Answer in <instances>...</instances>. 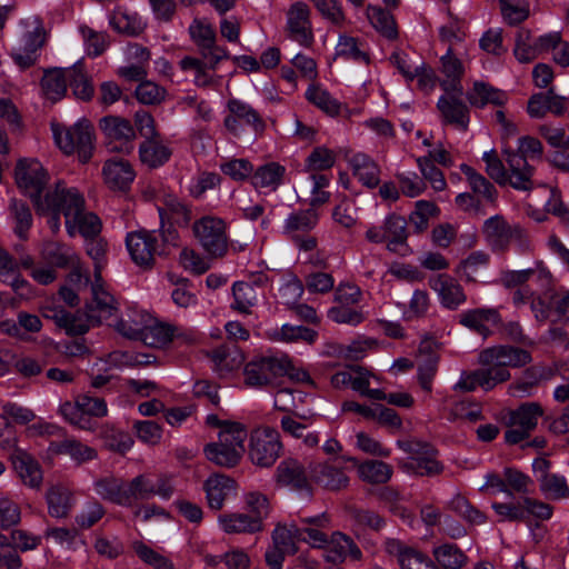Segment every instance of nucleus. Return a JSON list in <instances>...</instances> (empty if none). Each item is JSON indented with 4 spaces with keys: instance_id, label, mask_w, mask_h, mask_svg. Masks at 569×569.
I'll return each instance as SVG.
<instances>
[{
    "instance_id": "f257e3e1",
    "label": "nucleus",
    "mask_w": 569,
    "mask_h": 569,
    "mask_svg": "<svg viewBox=\"0 0 569 569\" xmlns=\"http://www.w3.org/2000/svg\"><path fill=\"white\" fill-rule=\"evenodd\" d=\"M502 156L512 171V188L519 191H530L533 189L532 177L535 168L528 160H540L543 156V146L541 141L531 136H523L518 139L517 149L505 147Z\"/></svg>"
},
{
    "instance_id": "f03ea898",
    "label": "nucleus",
    "mask_w": 569,
    "mask_h": 569,
    "mask_svg": "<svg viewBox=\"0 0 569 569\" xmlns=\"http://www.w3.org/2000/svg\"><path fill=\"white\" fill-rule=\"evenodd\" d=\"M51 131L56 144L66 156L77 153L81 163L90 161L94 149V129L87 119L72 126L52 122Z\"/></svg>"
},
{
    "instance_id": "7ed1b4c3",
    "label": "nucleus",
    "mask_w": 569,
    "mask_h": 569,
    "mask_svg": "<svg viewBox=\"0 0 569 569\" xmlns=\"http://www.w3.org/2000/svg\"><path fill=\"white\" fill-rule=\"evenodd\" d=\"M397 446L409 457L399 461V467L408 473L435 477L445 470L443 463L438 460V451L431 445L417 440H397Z\"/></svg>"
},
{
    "instance_id": "20e7f679",
    "label": "nucleus",
    "mask_w": 569,
    "mask_h": 569,
    "mask_svg": "<svg viewBox=\"0 0 569 569\" xmlns=\"http://www.w3.org/2000/svg\"><path fill=\"white\" fill-rule=\"evenodd\" d=\"M59 412L71 426L86 431H97V419L108 415V407L102 398L81 395L74 402H63Z\"/></svg>"
},
{
    "instance_id": "39448f33",
    "label": "nucleus",
    "mask_w": 569,
    "mask_h": 569,
    "mask_svg": "<svg viewBox=\"0 0 569 569\" xmlns=\"http://www.w3.org/2000/svg\"><path fill=\"white\" fill-rule=\"evenodd\" d=\"M84 206V198L77 188H68L64 182L56 183L53 190H49L44 198L38 202L37 210L40 213L60 211L66 218V228L69 236H74L72 217L79 213Z\"/></svg>"
},
{
    "instance_id": "423d86ee",
    "label": "nucleus",
    "mask_w": 569,
    "mask_h": 569,
    "mask_svg": "<svg viewBox=\"0 0 569 569\" xmlns=\"http://www.w3.org/2000/svg\"><path fill=\"white\" fill-rule=\"evenodd\" d=\"M127 507H132L137 501H146L154 496L169 500L174 493L173 480L170 476L140 473L126 481Z\"/></svg>"
},
{
    "instance_id": "0eeeda50",
    "label": "nucleus",
    "mask_w": 569,
    "mask_h": 569,
    "mask_svg": "<svg viewBox=\"0 0 569 569\" xmlns=\"http://www.w3.org/2000/svg\"><path fill=\"white\" fill-rule=\"evenodd\" d=\"M347 461L357 462L351 457H333L311 463L309 467L310 482L328 491L336 492L347 489L350 483L345 467Z\"/></svg>"
},
{
    "instance_id": "6e6552de",
    "label": "nucleus",
    "mask_w": 569,
    "mask_h": 569,
    "mask_svg": "<svg viewBox=\"0 0 569 569\" xmlns=\"http://www.w3.org/2000/svg\"><path fill=\"white\" fill-rule=\"evenodd\" d=\"M100 129L106 137V147L110 152L130 154L134 149L136 131L129 120L107 116L100 120Z\"/></svg>"
},
{
    "instance_id": "1a4fd4ad",
    "label": "nucleus",
    "mask_w": 569,
    "mask_h": 569,
    "mask_svg": "<svg viewBox=\"0 0 569 569\" xmlns=\"http://www.w3.org/2000/svg\"><path fill=\"white\" fill-rule=\"evenodd\" d=\"M286 32L290 40L310 48L315 42L311 9L305 1H296L286 12Z\"/></svg>"
},
{
    "instance_id": "9d476101",
    "label": "nucleus",
    "mask_w": 569,
    "mask_h": 569,
    "mask_svg": "<svg viewBox=\"0 0 569 569\" xmlns=\"http://www.w3.org/2000/svg\"><path fill=\"white\" fill-rule=\"evenodd\" d=\"M282 449L279 432L270 427L256 429L251 433V463L260 468H270L277 461Z\"/></svg>"
},
{
    "instance_id": "9b49d317",
    "label": "nucleus",
    "mask_w": 569,
    "mask_h": 569,
    "mask_svg": "<svg viewBox=\"0 0 569 569\" xmlns=\"http://www.w3.org/2000/svg\"><path fill=\"white\" fill-rule=\"evenodd\" d=\"M18 187L29 196L36 206L42 200L41 193L48 183V173L36 159L19 160L16 167Z\"/></svg>"
},
{
    "instance_id": "f8f14e48",
    "label": "nucleus",
    "mask_w": 569,
    "mask_h": 569,
    "mask_svg": "<svg viewBox=\"0 0 569 569\" xmlns=\"http://www.w3.org/2000/svg\"><path fill=\"white\" fill-rule=\"evenodd\" d=\"M224 229V222L213 217H203L193 224L196 238L212 257H221L227 251L228 241Z\"/></svg>"
},
{
    "instance_id": "ddd939ff",
    "label": "nucleus",
    "mask_w": 569,
    "mask_h": 569,
    "mask_svg": "<svg viewBox=\"0 0 569 569\" xmlns=\"http://www.w3.org/2000/svg\"><path fill=\"white\" fill-rule=\"evenodd\" d=\"M127 249L131 259L140 267L150 268L154 262L156 254H166L160 247L157 231L130 232L126 239Z\"/></svg>"
},
{
    "instance_id": "4468645a",
    "label": "nucleus",
    "mask_w": 569,
    "mask_h": 569,
    "mask_svg": "<svg viewBox=\"0 0 569 569\" xmlns=\"http://www.w3.org/2000/svg\"><path fill=\"white\" fill-rule=\"evenodd\" d=\"M385 550L389 556L397 558L401 569H441L428 555L398 539H387Z\"/></svg>"
},
{
    "instance_id": "2eb2a0df",
    "label": "nucleus",
    "mask_w": 569,
    "mask_h": 569,
    "mask_svg": "<svg viewBox=\"0 0 569 569\" xmlns=\"http://www.w3.org/2000/svg\"><path fill=\"white\" fill-rule=\"evenodd\" d=\"M189 33L202 57L212 67L227 57V51L216 43V31L210 24L194 19L189 27Z\"/></svg>"
},
{
    "instance_id": "dca6fc26",
    "label": "nucleus",
    "mask_w": 569,
    "mask_h": 569,
    "mask_svg": "<svg viewBox=\"0 0 569 569\" xmlns=\"http://www.w3.org/2000/svg\"><path fill=\"white\" fill-rule=\"evenodd\" d=\"M462 96L453 91H445L438 99L437 108L445 123L453 124L466 131L470 122V112L462 100Z\"/></svg>"
},
{
    "instance_id": "f3484780",
    "label": "nucleus",
    "mask_w": 569,
    "mask_h": 569,
    "mask_svg": "<svg viewBox=\"0 0 569 569\" xmlns=\"http://www.w3.org/2000/svg\"><path fill=\"white\" fill-rule=\"evenodd\" d=\"M101 173L106 186L113 191H127L136 178L131 163L118 157L108 159Z\"/></svg>"
},
{
    "instance_id": "a211bd4d",
    "label": "nucleus",
    "mask_w": 569,
    "mask_h": 569,
    "mask_svg": "<svg viewBox=\"0 0 569 569\" xmlns=\"http://www.w3.org/2000/svg\"><path fill=\"white\" fill-rule=\"evenodd\" d=\"M531 361L528 351L510 346H497L485 349L479 355L480 365H498L500 367H522Z\"/></svg>"
},
{
    "instance_id": "6ab92c4d",
    "label": "nucleus",
    "mask_w": 569,
    "mask_h": 569,
    "mask_svg": "<svg viewBox=\"0 0 569 569\" xmlns=\"http://www.w3.org/2000/svg\"><path fill=\"white\" fill-rule=\"evenodd\" d=\"M229 433H219L218 441L208 443L203 451L207 459L217 466L231 468L234 467L240 458L243 456L246 448L244 446L230 447L228 441Z\"/></svg>"
},
{
    "instance_id": "aec40b11",
    "label": "nucleus",
    "mask_w": 569,
    "mask_h": 569,
    "mask_svg": "<svg viewBox=\"0 0 569 569\" xmlns=\"http://www.w3.org/2000/svg\"><path fill=\"white\" fill-rule=\"evenodd\" d=\"M429 286L447 309L456 310L467 299L462 287L449 274L442 273L430 278Z\"/></svg>"
},
{
    "instance_id": "412c9836",
    "label": "nucleus",
    "mask_w": 569,
    "mask_h": 569,
    "mask_svg": "<svg viewBox=\"0 0 569 569\" xmlns=\"http://www.w3.org/2000/svg\"><path fill=\"white\" fill-rule=\"evenodd\" d=\"M519 224L509 223L502 216L496 214L483 223V234L495 250H506Z\"/></svg>"
},
{
    "instance_id": "4be33fe9",
    "label": "nucleus",
    "mask_w": 569,
    "mask_h": 569,
    "mask_svg": "<svg viewBox=\"0 0 569 569\" xmlns=\"http://www.w3.org/2000/svg\"><path fill=\"white\" fill-rule=\"evenodd\" d=\"M274 477L281 486L310 491V478L307 476L302 463L296 459L282 460L277 467Z\"/></svg>"
},
{
    "instance_id": "5701e85b",
    "label": "nucleus",
    "mask_w": 569,
    "mask_h": 569,
    "mask_svg": "<svg viewBox=\"0 0 569 569\" xmlns=\"http://www.w3.org/2000/svg\"><path fill=\"white\" fill-rule=\"evenodd\" d=\"M371 378H375V375L363 367L348 366L332 375L331 385L337 389L350 387L353 391L363 396Z\"/></svg>"
},
{
    "instance_id": "b1692460",
    "label": "nucleus",
    "mask_w": 569,
    "mask_h": 569,
    "mask_svg": "<svg viewBox=\"0 0 569 569\" xmlns=\"http://www.w3.org/2000/svg\"><path fill=\"white\" fill-rule=\"evenodd\" d=\"M442 80L440 87L443 91H453L463 94L461 78L465 69L462 62L453 56L452 47H448L446 53L441 57Z\"/></svg>"
},
{
    "instance_id": "393cba45",
    "label": "nucleus",
    "mask_w": 569,
    "mask_h": 569,
    "mask_svg": "<svg viewBox=\"0 0 569 569\" xmlns=\"http://www.w3.org/2000/svg\"><path fill=\"white\" fill-rule=\"evenodd\" d=\"M323 549L326 560L333 563L342 562L347 556L355 560H359L362 556L353 540L339 531L331 535Z\"/></svg>"
},
{
    "instance_id": "a878e982",
    "label": "nucleus",
    "mask_w": 569,
    "mask_h": 569,
    "mask_svg": "<svg viewBox=\"0 0 569 569\" xmlns=\"http://www.w3.org/2000/svg\"><path fill=\"white\" fill-rule=\"evenodd\" d=\"M48 513L53 518H67L73 506L74 497L72 491L63 485H53L46 492Z\"/></svg>"
},
{
    "instance_id": "bb28decb",
    "label": "nucleus",
    "mask_w": 569,
    "mask_h": 569,
    "mask_svg": "<svg viewBox=\"0 0 569 569\" xmlns=\"http://www.w3.org/2000/svg\"><path fill=\"white\" fill-rule=\"evenodd\" d=\"M466 96L470 106L476 108H485L488 104L500 107L508 101L507 92L485 81H475Z\"/></svg>"
},
{
    "instance_id": "cd10ccee",
    "label": "nucleus",
    "mask_w": 569,
    "mask_h": 569,
    "mask_svg": "<svg viewBox=\"0 0 569 569\" xmlns=\"http://www.w3.org/2000/svg\"><path fill=\"white\" fill-rule=\"evenodd\" d=\"M209 508L220 510L226 498L234 490V481L220 473L211 475L203 483Z\"/></svg>"
},
{
    "instance_id": "c85d7f7f",
    "label": "nucleus",
    "mask_w": 569,
    "mask_h": 569,
    "mask_svg": "<svg viewBox=\"0 0 569 569\" xmlns=\"http://www.w3.org/2000/svg\"><path fill=\"white\" fill-rule=\"evenodd\" d=\"M460 323L466 328L486 337L490 332V326L499 321V313L493 308H477L460 313Z\"/></svg>"
},
{
    "instance_id": "c756f323",
    "label": "nucleus",
    "mask_w": 569,
    "mask_h": 569,
    "mask_svg": "<svg viewBox=\"0 0 569 569\" xmlns=\"http://www.w3.org/2000/svg\"><path fill=\"white\" fill-rule=\"evenodd\" d=\"M349 166L355 177L368 188H376L380 182V169L372 158L362 152L352 154Z\"/></svg>"
},
{
    "instance_id": "7c9ffc66",
    "label": "nucleus",
    "mask_w": 569,
    "mask_h": 569,
    "mask_svg": "<svg viewBox=\"0 0 569 569\" xmlns=\"http://www.w3.org/2000/svg\"><path fill=\"white\" fill-rule=\"evenodd\" d=\"M282 365H279L278 357H262L251 361V387H263L271 385L278 377H281Z\"/></svg>"
},
{
    "instance_id": "2f4dec72",
    "label": "nucleus",
    "mask_w": 569,
    "mask_h": 569,
    "mask_svg": "<svg viewBox=\"0 0 569 569\" xmlns=\"http://www.w3.org/2000/svg\"><path fill=\"white\" fill-rule=\"evenodd\" d=\"M171 154V149L162 143L160 137L143 140L139 146V159L150 169H156L167 163Z\"/></svg>"
},
{
    "instance_id": "473e14b6",
    "label": "nucleus",
    "mask_w": 569,
    "mask_h": 569,
    "mask_svg": "<svg viewBox=\"0 0 569 569\" xmlns=\"http://www.w3.org/2000/svg\"><path fill=\"white\" fill-rule=\"evenodd\" d=\"M543 416V409L538 402H526L509 412L508 427H520L530 433Z\"/></svg>"
},
{
    "instance_id": "72a5a7b5",
    "label": "nucleus",
    "mask_w": 569,
    "mask_h": 569,
    "mask_svg": "<svg viewBox=\"0 0 569 569\" xmlns=\"http://www.w3.org/2000/svg\"><path fill=\"white\" fill-rule=\"evenodd\" d=\"M387 231V249L391 252L405 254L408 251L407 246V221L405 218L390 214L385 219Z\"/></svg>"
},
{
    "instance_id": "f704fd0d",
    "label": "nucleus",
    "mask_w": 569,
    "mask_h": 569,
    "mask_svg": "<svg viewBox=\"0 0 569 569\" xmlns=\"http://www.w3.org/2000/svg\"><path fill=\"white\" fill-rule=\"evenodd\" d=\"M40 253L44 261L57 268L73 266L78 258L72 248L58 241H46Z\"/></svg>"
},
{
    "instance_id": "c9c22d12",
    "label": "nucleus",
    "mask_w": 569,
    "mask_h": 569,
    "mask_svg": "<svg viewBox=\"0 0 569 569\" xmlns=\"http://www.w3.org/2000/svg\"><path fill=\"white\" fill-rule=\"evenodd\" d=\"M274 341L284 343H299L313 345L318 339V332L305 326H295L284 323L276 329L271 335Z\"/></svg>"
},
{
    "instance_id": "e433bc0d",
    "label": "nucleus",
    "mask_w": 569,
    "mask_h": 569,
    "mask_svg": "<svg viewBox=\"0 0 569 569\" xmlns=\"http://www.w3.org/2000/svg\"><path fill=\"white\" fill-rule=\"evenodd\" d=\"M101 277L94 278V282L91 284L92 305L96 317H99L100 322L103 319H108L118 310V303L114 297L109 293L102 286Z\"/></svg>"
},
{
    "instance_id": "4c0bfd02",
    "label": "nucleus",
    "mask_w": 569,
    "mask_h": 569,
    "mask_svg": "<svg viewBox=\"0 0 569 569\" xmlns=\"http://www.w3.org/2000/svg\"><path fill=\"white\" fill-rule=\"evenodd\" d=\"M436 563L441 569H462L468 556L455 543H442L432 550Z\"/></svg>"
},
{
    "instance_id": "58836bf2",
    "label": "nucleus",
    "mask_w": 569,
    "mask_h": 569,
    "mask_svg": "<svg viewBox=\"0 0 569 569\" xmlns=\"http://www.w3.org/2000/svg\"><path fill=\"white\" fill-rule=\"evenodd\" d=\"M460 170L466 176L469 188L477 198L490 203L496 201L497 189L486 177L465 163L460 166Z\"/></svg>"
},
{
    "instance_id": "ea45409f",
    "label": "nucleus",
    "mask_w": 569,
    "mask_h": 569,
    "mask_svg": "<svg viewBox=\"0 0 569 569\" xmlns=\"http://www.w3.org/2000/svg\"><path fill=\"white\" fill-rule=\"evenodd\" d=\"M67 317L62 329L70 336L84 335L91 327L100 325V319L96 317L92 305H87L86 311L78 310L74 313L68 311Z\"/></svg>"
},
{
    "instance_id": "a19ab883",
    "label": "nucleus",
    "mask_w": 569,
    "mask_h": 569,
    "mask_svg": "<svg viewBox=\"0 0 569 569\" xmlns=\"http://www.w3.org/2000/svg\"><path fill=\"white\" fill-rule=\"evenodd\" d=\"M13 466L24 485L38 488L42 481V471L38 461L27 452H18Z\"/></svg>"
},
{
    "instance_id": "79ce46f5",
    "label": "nucleus",
    "mask_w": 569,
    "mask_h": 569,
    "mask_svg": "<svg viewBox=\"0 0 569 569\" xmlns=\"http://www.w3.org/2000/svg\"><path fill=\"white\" fill-rule=\"evenodd\" d=\"M96 492L107 501L127 507L126 481L116 477H106L94 482Z\"/></svg>"
},
{
    "instance_id": "37998d69",
    "label": "nucleus",
    "mask_w": 569,
    "mask_h": 569,
    "mask_svg": "<svg viewBox=\"0 0 569 569\" xmlns=\"http://www.w3.org/2000/svg\"><path fill=\"white\" fill-rule=\"evenodd\" d=\"M158 211L161 222L169 219L176 224L188 226L192 218L190 207L172 194L164 197L163 206Z\"/></svg>"
},
{
    "instance_id": "c03bdc74",
    "label": "nucleus",
    "mask_w": 569,
    "mask_h": 569,
    "mask_svg": "<svg viewBox=\"0 0 569 569\" xmlns=\"http://www.w3.org/2000/svg\"><path fill=\"white\" fill-rule=\"evenodd\" d=\"M359 478L371 485H382L388 482L393 473L392 467L381 460H366L358 465Z\"/></svg>"
},
{
    "instance_id": "a18cd8bd",
    "label": "nucleus",
    "mask_w": 569,
    "mask_h": 569,
    "mask_svg": "<svg viewBox=\"0 0 569 569\" xmlns=\"http://www.w3.org/2000/svg\"><path fill=\"white\" fill-rule=\"evenodd\" d=\"M68 70L52 69L46 71L41 79L42 92L51 101L60 100L67 92Z\"/></svg>"
},
{
    "instance_id": "49530a36",
    "label": "nucleus",
    "mask_w": 569,
    "mask_h": 569,
    "mask_svg": "<svg viewBox=\"0 0 569 569\" xmlns=\"http://www.w3.org/2000/svg\"><path fill=\"white\" fill-rule=\"evenodd\" d=\"M336 56L363 64H368L370 61L366 44L357 38L346 34L339 37L336 46Z\"/></svg>"
},
{
    "instance_id": "de8ad7c7",
    "label": "nucleus",
    "mask_w": 569,
    "mask_h": 569,
    "mask_svg": "<svg viewBox=\"0 0 569 569\" xmlns=\"http://www.w3.org/2000/svg\"><path fill=\"white\" fill-rule=\"evenodd\" d=\"M0 281L9 284L14 291L24 288L28 282L19 272L17 260L0 246Z\"/></svg>"
},
{
    "instance_id": "09e8293b",
    "label": "nucleus",
    "mask_w": 569,
    "mask_h": 569,
    "mask_svg": "<svg viewBox=\"0 0 569 569\" xmlns=\"http://www.w3.org/2000/svg\"><path fill=\"white\" fill-rule=\"evenodd\" d=\"M447 510L455 512L470 525H482L486 522L487 517L479 509L473 507L469 500L456 493L446 505Z\"/></svg>"
},
{
    "instance_id": "8fccbe9b",
    "label": "nucleus",
    "mask_w": 569,
    "mask_h": 569,
    "mask_svg": "<svg viewBox=\"0 0 569 569\" xmlns=\"http://www.w3.org/2000/svg\"><path fill=\"white\" fill-rule=\"evenodd\" d=\"M284 171V167L279 163L269 162L256 170L251 182L256 188L276 190L281 183Z\"/></svg>"
},
{
    "instance_id": "3c124183",
    "label": "nucleus",
    "mask_w": 569,
    "mask_h": 569,
    "mask_svg": "<svg viewBox=\"0 0 569 569\" xmlns=\"http://www.w3.org/2000/svg\"><path fill=\"white\" fill-rule=\"evenodd\" d=\"M302 538V530L295 523L278 525L272 533L273 545L287 551L288 555H295L298 551L297 542Z\"/></svg>"
},
{
    "instance_id": "603ef678",
    "label": "nucleus",
    "mask_w": 569,
    "mask_h": 569,
    "mask_svg": "<svg viewBox=\"0 0 569 569\" xmlns=\"http://www.w3.org/2000/svg\"><path fill=\"white\" fill-rule=\"evenodd\" d=\"M210 358L219 372H229L236 370L242 366L246 359L243 352L237 349L231 350L226 346L216 348L211 352Z\"/></svg>"
},
{
    "instance_id": "864d4df0",
    "label": "nucleus",
    "mask_w": 569,
    "mask_h": 569,
    "mask_svg": "<svg viewBox=\"0 0 569 569\" xmlns=\"http://www.w3.org/2000/svg\"><path fill=\"white\" fill-rule=\"evenodd\" d=\"M306 99L325 113L333 117L340 112V103L321 86L310 84L306 90Z\"/></svg>"
},
{
    "instance_id": "5fc2aeb1",
    "label": "nucleus",
    "mask_w": 569,
    "mask_h": 569,
    "mask_svg": "<svg viewBox=\"0 0 569 569\" xmlns=\"http://www.w3.org/2000/svg\"><path fill=\"white\" fill-rule=\"evenodd\" d=\"M302 521L305 523L313 525L315 527L301 529V540L307 541L313 548H325L329 538L323 531L320 530V528H326L329 525V518L327 513L323 512L316 517L305 518Z\"/></svg>"
},
{
    "instance_id": "6e6d98bb",
    "label": "nucleus",
    "mask_w": 569,
    "mask_h": 569,
    "mask_svg": "<svg viewBox=\"0 0 569 569\" xmlns=\"http://www.w3.org/2000/svg\"><path fill=\"white\" fill-rule=\"evenodd\" d=\"M538 485L546 499L553 501L569 499V485L561 475L551 473L550 476H545Z\"/></svg>"
},
{
    "instance_id": "4d7b16f0",
    "label": "nucleus",
    "mask_w": 569,
    "mask_h": 569,
    "mask_svg": "<svg viewBox=\"0 0 569 569\" xmlns=\"http://www.w3.org/2000/svg\"><path fill=\"white\" fill-rule=\"evenodd\" d=\"M68 83L78 99L87 101L93 97V84L81 64L68 69Z\"/></svg>"
},
{
    "instance_id": "13d9d810",
    "label": "nucleus",
    "mask_w": 569,
    "mask_h": 569,
    "mask_svg": "<svg viewBox=\"0 0 569 569\" xmlns=\"http://www.w3.org/2000/svg\"><path fill=\"white\" fill-rule=\"evenodd\" d=\"M54 451L57 453L69 455L78 463L92 460L97 457V451L93 448L74 438L64 439L63 441L56 443Z\"/></svg>"
},
{
    "instance_id": "bf43d9fd",
    "label": "nucleus",
    "mask_w": 569,
    "mask_h": 569,
    "mask_svg": "<svg viewBox=\"0 0 569 569\" xmlns=\"http://www.w3.org/2000/svg\"><path fill=\"white\" fill-rule=\"evenodd\" d=\"M367 17L372 27L389 39L397 37V28L390 12L376 6H368Z\"/></svg>"
},
{
    "instance_id": "052dcab7",
    "label": "nucleus",
    "mask_w": 569,
    "mask_h": 569,
    "mask_svg": "<svg viewBox=\"0 0 569 569\" xmlns=\"http://www.w3.org/2000/svg\"><path fill=\"white\" fill-rule=\"evenodd\" d=\"M482 160L486 163V172L498 184L512 187V171L506 169L502 160L499 159L495 150H490L483 153Z\"/></svg>"
},
{
    "instance_id": "680f3d73",
    "label": "nucleus",
    "mask_w": 569,
    "mask_h": 569,
    "mask_svg": "<svg viewBox=\"0 0 569 569\" xmlns=\"http://www.w3.org/2000/svg\"><path fill=\"white\" fill-rule=\"evenodd\" d=\"M101 436L104 439L106 446L119 453H126L133 445L132 437L122 430L116 429L109 425H104L100 430Z\"/></svg>"
},
{
    "instance_id": "e2e57ef3",
    "label": "nucleus",
    "mask_w": 569,
    "mask_h": 569,
    "mask_svg": "<svg viewBox=\"0 0 569 569\" xmlns=\"http://www.w3.org/2000/svg\"><path fill=\"white\" fill-rule=\"evenodd\" d=\"M482 368L477 370L480 387L488 391L495 388L498 383H502L510 378V372L505 367L498 365H481Z\"/></svg>"
},
{
    "instance_id": "0e129e2a",
    "label": "nucleus",
    "mask_w": 569,
    "mask_h": 569,
    "mask_svg": "<svg viewBox=\"0 0 569 569\" xmlns=\"http://www.w3.org/2000/svg\"><path fill=\"white\" fill-rule=\"evenodd\" d=\"M319 14L336 27H342L346 14L339 0H310Z\"/></svg>"
},
{
    "instance_id": "69168bd1",
    "label": "nucleus",
    "mask_w": 569,
    "mask_h": 569,
    "mask_svg": "<svg viewBox=\"0 0 569 569\" xmlns=\"http://www.w3.org/2000/svg\"><path fill=\"white\" fill-rule=\"evenodd\" d=\"M501 14L509 24H518L529 17V3L525 0H499Z\"/></svg>"
},
{
    "instance_id": "338daca9",
    "label": "nucleus",
    "mask_w": 569,
    "mask_h": 569,
    "mask_svg": "<svg viewBox=\"0 0 569 569\" xmlns=\"http://www.w3.org/2000/svg\"><path fill=\"white\" fill-rule=\"evenodd\" d=\"M318 223V214L313 209L292 212L284 221V229L288 232L309 231Z\"/></svg>"
},
{
    "instance_id": "774afa93",
    "label": "nucleus",
    "mask_w": 569,
    "mask_h": 569,
    "mask_svg": "<svg viewBox=\"0 0 569 569\" xmlns=\"http://www.w3.org/2000/svg\"><path fill=\"white\" fill-rule=\"evenodd\" d=\"M174 325L157 322L144 328L143 341L153 347H164L172 342Z\"/></svg>"
}]
</instances>
